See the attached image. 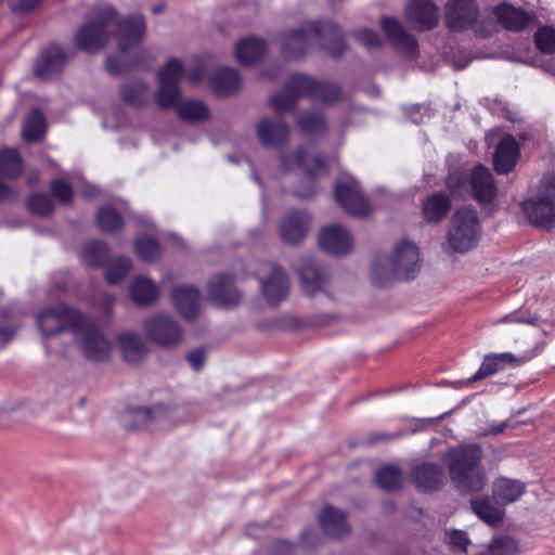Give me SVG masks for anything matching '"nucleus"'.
I'll return each mask as SVG.
<instances>
[{"label": "nucleus", "instance_id": "412c9836", "mask_svg": "<svg viewBox=\"0 0 555 555\" xmlns=\"http://www.w3.org/2000/svg\"><path fill=\"white\" fill-rule=\"evenodd\" d=\"M470 195L480 204L491 203L496 195V186L491 171L478 164L470 171Z\"/></svg>", "mask_w": 555, "mask_h": 555}, {"label": "nucleus", "instance_id": "bb28decb", "mask_svg": "<svg viewBox=\"0 0 555 555\" xmlns=\"http://www.w3.org/2000/svg\"><path fill=\"white\" fill-rule=\"evenodd\" d=\"M493 15L503 28L515 33L522 31L531 21L526 11L506 3L494 7Z\"/></svg>", "mask_w": 555, "mask_h": 555}, {"label": "nucleus", "instance_id": "a878e982", "mask_svg": "<svg viewBox=\"0 0 555 555\" xmlns=\"http://www.w3.org/2000/svg\"><path fill=\"white\" fill-rule=\"evenodd\" d=\"M295 164L307 172L309 179L317 178L326 171L325 163L321 156L308 157L302 150L296 152ZM315 193L317 188L311 180L308 181L307 188H298L296 190V194L301 198H310Z\"/></svg>", "mask_w": 555, "mask_h": 555}, {"label": "nucleus", "instance_id": "423d86ee", "mask_svg": "<svg viewBox=\"0 0 555 555\" xmlns=\"http://www.w3.org/2000/svg\"><path fill=\"white\" fill-rule=\"evenodd\" d=\"M481 233L482 227L477 210L472 206H462L450 219L444 249L448 253H467L478 245Z\"/></svg>", "mask_w": 555, "mask_h": 555}, {"label": "nucleus", "instance_id": "864d4df0", "mask_svg": "<svg viewBox=\"0 0 555 555\" xmlns=\"http://www.w3.org/2000/svg\"><path fill=\"white\" fill-rule=\"evenodd\" d=\"M28 208L36 215L47 216L53 211V202L49 195L37 193L29 197Z\"/></svg>", "mask_w": 555, "mask_h": 555}, {"label": "nucleus", "instance_id": "c756f323", "mask_svg": "<svg viewBox=\"0 0 555 555\" xmlns=\"http://www.w3.org/2000/svg\"><path fill=\"white\" fill-rule=\"evenodd\" d=\"M519 157V147L515 139L507 135L499 143L493 155L494 169L499 175H506L514 169Z\"/></svg>", "mask_w": 555, "mask_h": 555}, {"label": "nucleus", "instance_id": "9d476101", "mask_svg": "<svg viewBox=\"0 0 555 555\" xmlns=\"http://www.w3.org/2000/svg\"><path fill=\"white\" fill-rule=\"evenodd\" d=\"M266 300L276 305L286 299L291 288L286 271L275 262H261L256 271Z\"/></svg>", "mask_w": 555, "mask_h": 555}, {"label": "nucleus", "instance_id": "1a4fd4ad", "mask_svg": "<svg viewBox=\"0 0 555 555\" xmlns=\"http://www.w3.org/2000/svg\"><path fill=\"white\" fill-rule=\"evenodd\" d=\"M317 87L318 80L307 75L294 74L286 81L283 91L271 98V107L278 113L288 112L301 98L314 99Z\"/></svg>", "mask_w": 555, "mask_h": 555}, {"label": "nucleus", "instance_id": "a18cd8bd", "mask_svg": "<svg viewBox=\"0 0 555 555\" xmlns=\"http://www.w3.org/2000/svg\"><path fill=\"white\" fill-rule=\"evenodd\" d=\"M105 276L109 284H117L126 278L131 269V260L127 257L109 259L105 263Z\"/></svg>", "mask_w": 555, "mask_h": 555}, {"label": "nucleus", "instance_id": "58836bf2", "mask_svg": "<svg viewBox=\"0 0 555 555\" xmlns=\"http://www.w3.org/2000/svg\"><path fill=\"white\" fill-rule=\"evenodd\" d=\"M46 124L43 114L34 109L26 117L23 125V138L28 143L40 141L44 135Z\"/></svg>", "mask_w": 555, "mask_h": 555}, {"label": "nucleus", "instance_id": "e433bc0d", "mask_svg": "<svg viewBox=\"0 0 555 555\" xmlns=\"http://www.w3.org/2000/svg\"><path fill=\"white\" fill-rule=\"evenodd\" d=\"M525 492V485L518 480L500 478L493 485L494 498L503 504L517 501Z\"/></svg>", "mask_w": 555, "mask_h": 555}, {"label": "nucleus", "instance_id": "f3484780", "mask_svg": "<svg viewBox=\"0 0 555 555\" xmlns=\"http://www.w3.org/2000/svg\"><path fill=\"white\" fill-rule=\"evenodd\" d=\"M334 194L337 204L347 214L364 216L370 212V205L356 183L337 182Z\"/></svg>", "mask_w": 555, "mask_h": 555}, {"label": "nucleus", "instance_id": "0eeeda50", "mask_svg": "<svg viewBox=\"0 0 555 555\" xmlns=\"http://www.w3.org/2000/svg\"><path fill=\"white\" fill-rule=\"evenodd\" d=\"M555 176L545 175L538 185V194L522 202L521 208L529 222L540 229L555 225Z\"/></svg>", "mask_w": 555, "mask_h": 555}, {"label": "nucleus", "instance_id": "680f3d73", "mask_svg": "<svg viewBox=\"0 0 555 555\" xmlns=\"http://www.w3.org/2000/svg\"><path fill=\"white\" fill-rule=\"evenodd\" d=\"M449 542L454 548H456L461 552H466L467 545L469 544L467 534L461 530L451 531L449 533Z\"/></svg>", "mask_w": 555, "mask_h": 555}, {"label": "nucleus", "instance_id": "4d7b16f0", "mask_svg": "<svg viewBox=\"0 0 555 555\" xmlns=\"http://www.w3.org/2000/svg\"><path fill=\"white\" fill-rule=\"evenodd\" d=\"M51 191L53 195L63 204H67L72 201L73 189L64 180H54L51 183Z\"/></svg>", "mask_w": 555, "mask_h": 555}, {"label": "nucleus", "instance_id": "052dcab7", "mask_svg": "<svg viewBox=\"0 0 555 555\" xmlns=\"http://www.w3.org/2000/svg\"><path fill=\"white\" fill-rule=\"evenodd\" d=\"M185 358L193 370L199 371L205 364L206 351L203 347H198L186 352Z\"/></svg>", "mask_w": 555, "mask_h": 555}, {"label": "nucleus", "instance_id": "e2e57ef3", "mask_svg": "<svg viewBox=\"0 0 555 555\" xmlns=\"http://www.w3.org/2000/svg\"><path fill=\"white\" fill-rule=\"evenodd\" d=\"M499 363H513V364H521L529 360H531L535 353L534 352H526L521 357H515L511 352L495 353Z\"/></svg>", "mask_w": 555, "mask_h": 555}, {"label": "nucleus", "instance_id": "ddd939ff", "mask_svg": "<svg viewBox=\"0 0 555 555\" xmlns=\"http://www.w3.org/2000/svg\"><path fill=\"white\" fill-rule=\"evenodd\" d=\"M82 314L72 308L49 309L41 312L37 318V324L46 336L57 335L65 330H79V322Z\"/></svg>", "mask_w": 555, "mask_h": 555}, {"label": "nucleus", "instance_id": "4468645a", "mask_svg": "<svg viewBox=\"0 0 555 555\" xmlns=\"http://www.w3.org/2000/svg\"><path fill=\"white\" fill-rule=\"evenodd\" d=\"M446 26L452 31L470 28L479 17L475 0H448L444 7Z\"/></svg>", "mask_w": 555, "mask_h": 555}, {"label": "nucleus", "instance_id": "b1692460", "mask_svg": "<svg viewBox=\"0 0 555 555\" xmlns=\"http://www.w3.org/2000/svg\"><path fill=\"white\" fill-rule=\"evenodd\" d=\"M319 245L327 254L341 256L351 250L352 238L345 228L331 225L320 232Z\"/></svg>", "mask_w": 555, "mask_h": 555}, {"label": "nucleus", "instance_id": "09e8293b", "mask_svg": "<svg viewBox=\"0 0 555 555\" xmlns=\"http://www.w3.org/2000/svg\"><path fill=\"white\" fill-rule=\"evenodd\" d=\"M135 253L141 260L152 262L160 257L162 249L155 240L144 237L137 240Z\"/></svg>", "mask_w": 555, "mask_h": 555}, {"label": "nucleus", "instance_id": "5701e85b", "mask_svg": "<svg viewBox=\"0 0 555 555\" xmlns=\"http://www.w3.org/2000/svg\"><path fill=\"white\" fill-rule=\"evenodd\" d=\"M309 225L310 219L306 212L293 211L281 221L280 237L288 245H297L306 237Z\"/></svg>", "mask_w": 555, "mask_h": 555}, {"label": "nucleus", "instance_id": "20e7f679", "mask_svg": "<svg viewBox=\"0 0 555 555\" xmlns=\"http://www.w3.org/2000/svg\"><path fill=\"white\" fill-rule=\"evenodd\" d=\"M422 267L417 246L408 240L399 241L391 256L373 267L372 280L378 286H385L392 280L414 279Z\"/></svg>", "mask_w": 555, "mask_h": 555}, {"label": "nucleus", "instance_id": "dca6fc26", "mask_svg": "<svg viewBox=\"0 0 555 555\" xmlns=\"http://www.w3.org/2000/svg\"><path fill=\"white\" fill-rule=\"evenodd\" d=\"M295 270L298 272L301 289L307 296L322 292L330 281L328 270L310 259H300Z\"/></svg>", "mask_w": 555, "mask_h": 555}, {"label": "nucleus", "instance_id": "72a5a7b5", "mask_svg": "<svg viewBox=\"0 0 555 555\" xmlns=\"http://www.w3.org/2000/svg\"><path fill=\"white\" fill-rule=\"evenodd\" d=\"M266 42L262 39L248 37L238 41L235 55L242 65H253L266 54Z\"/></svg>", "mask_w": 555, "mask_h": 555}, {"label": "nucleus", "instance_id": "6e6552de", "mask_svg": "<svg viewBox=\"0 0 555 555\" xmlns=\"http://www.w3.org/2000/svg\"><path fill=\"white\" fill-rule=\"evenodd\" d=\"M142 332L151 344L166 349L178 347L184 337L183 327L167 312H156L145 318Z\"/></svg>", "mask_w": 555, "mask_h": 555}, {"label": "nucleus", "instance_id": "5fc2aeb1", "mask_svg": "<svg viewBox=\"0 0 555 555\" xmlns=\"http://www.w3.org/2000/svg\"><path fill=\"white\" fill-rule=\"evenodd\" d=\"M502 366L499 363V360L494 354H488L485 357L481 366L479 370L473 375L470 378L467 379V383H473L480 380L489 375L494 374L498 372Z\"/></svg>", "mask_w": 555, "mask_h": 555}, {"label": "nucleus", "instance_id": "9b49d317", "mask_svg": "<svg viewBox=\"0 0 555 555\" xmlns=\"http://www.w3.org/2000/svg\"><path fill=\"white\" fill-rule=\"evenodd\" d=\"M79 330L74 334L79 337L83 354L95 362H105L111 358L112 345L99 331L94 322L82 314Z\"/></svg>", "mask_w": 555, "mask_h": 555}, {"label": "nucleus", "instance_id": "a211bd4d", "mask_svg": "<svg viewBox=\"0 0 555 555\" xmlns=\"http://www.w3.org/2000/svg\"><path fill=\"white\" fill-rule=\"evenodd\" d=\"M380 27L388 41L405 55L415 56L417 53V42L402 26V24L389 16H384L380 21Z\"/></svg>", "mask_w": 555, "mask_h": 555}, {"label": "nucleus", "instance_id": "7ed1b4c3", "mask_svg": "<svg viewBox=\"0 0 555 555\" xmlns=\"http://www.w3.org/2000/svg\"><path fill=\"white\" fill-rule=\"evenodd\" d=\"M482 459V448L477 443H460L442 454L441 461L448 468L453 486L461 494L483 490L487 477L481 466Z\"/></svg>", "mask_w": 555, "mask_h": 555}, {"label": "nucleus", "instance_id": "2eb2a0df", "mask_svg": "<svg viewBox=\"0 0 555 555\" xmlns=\"http://www.w3.org/2000/svg\"><path fill=\"white\" fill-rule=\"evenodd\" d=\"M404 18L414 30L426 31L438 25L439 10L433 0H410Z\"/></svg>", "mask_w": 555, "mask_h": 555}, {"label": "nucleus", "instance_id": "c03bdc74", "mask_svg": "<svg viewBox=\"0 0 555 555\" xmlns=\"http://www.w3.org/2000/svg\"><path fill=\"white\" fill-rule=\"evenodd\" d=\"M377 485L387 491L400 489L402 486V475L400 469L393 465H386L376 473Z\"/></svg>", "mask_w": 555, "mask_h": 555}, {"label": "nucleus", "instance_id": "37998d69", "mask_svg": "<svg viewBox=\"0 0 555 555\" xmlns=\"http://www.w3.org/2000/svg\"><path fill=\"white\" fill-rule=\"evenodd\" d=\"M470 173L456 169L447 177V186L453 196L466 198L470 195Z\"/></svg>", "mask_w": 555, "mask_h": 555}, {"label": "nucleus", "instance_id": "f704fd0d", "mask_svg": "<svg viewBox=\"0 0 555 555\" xmlns=\"http://www.w3.org/2000/svg\"><path fill=\"white\" fill-rule=\"evenodd\" d=\"M119 92L122 101L132 106L141 107L147 103L149 87L141 79H131L124 82Z\"/></svg>", "mask_w": 555, "mask_h": 555}, {"label": "nucleus", "instance_id": "49530a36", "mask_svg": "<svg viewBox=\"0 0 555 555\" xmlns=\"http://www.w3.org/2000/svg\"><path fill=\"white\" fill-rule=\"evenodd\" d=\"M96 223L101 231L113 233L121 229L124 221L121 216L113 207L105 206L99 209Z\"/></svg>", "mask_w": 555, "mask_h": 555}, {"label": "nucleus", "instance_id": "4c0bfd02", "mask_svg": "<svg viewBox=\"0 0 555 555\" xmlns=\"http://www.w3.org/2000/svg\"><path fill=\"white\" fill-rule=\"evenodd\" d=\"M470 505L474 513L490 526H496L503 519L504 509L488 498L473 499Z\"/></svg>", "mask_w": 555, "mask_h": 555}, {"label": "nucleus", "instance_id": "a19ab883", "mask_svg": "<svg viewBox=\"0 0 555 555\" xmlns=\"http://www.w3.org/2000/svg\"><path fill=\"white\" fill-rule=\"evenodd\" d=\"M23 164L20 154L13 149L0 150V175L14 179L22 173Z\"/></svg>", "mask_w": 555, "mask_h": 555}, {"label": "nucleus", "instance_id": "774afa93", "mask_svg": "<svg viewBox=\"0 0 555 555\" xmlns=\"http://www.w3.org/2000/svg\"><path fill=\"white\" fill-rule=\"evenodd\" d=\"M17 196V192L0 181V201L13 199Z\"/></svg>", "mask_w": 555, "mask_h": 555}, {"label": "nucleus", "instance_id": "6e6d98bb", "mask_svg": "<svg viewBox=\"0 0 555 555\" xmlns=\"http://www.w3.org/2000/svg\"><path fill=\"white\" fill-rule=\"evenodd\" d=\"M143 60H147V61H151V55L150 53H147L146 51H142L139 53L138 57L135 59L134 63L132 64L133 67H141V66H144L143 64ZM105 66H106V69L108 70V73L113 74V75H118V74H121L122 72H125L128 67H131L130 66H127V65H124L121 63H119L116 57L114 56H107L106 59V62H105Z\"/></svg>", "mask_w": 555, "mask_h": 555}, {"label": "nucleus", "instance_id": "393cba45", "mask_svg": "<svg viewBox=\"0 0 555 555\" xmlns=\"http://www.w3.org/2000/svg\"><path fill=\"white\" fill-rule=\"evenodd\" d=\"M66 56L59 46H50L42 50L35 66V76L50 79L62 73Z\"/></svg>", "mask_w": 555, "mask_h": 555}, {"label": "nucleus", "instance_id": "de8ad7c7", "mask_svg": "<svg viewBox=\"0 0 555 555\" xmlns=\"http://www.w3.org/2000/svg\"><path fill=\"white\" fill-rule=\"evenodd\" d=\"M537 49L544 54H555V28L551 26L539 27L534 34Z\"/></svg>", "mask_w": 555, "mask_h": 555}, {"label": "nucleus", "instance_id": "0e129e2a", "mask_svg": "<svg viewBox=\"0 0 555 555\" xmlns=\"http://www.w3.org/2000/svg\"><path fill=\"white\" fill-rule=\"evenodd\" d=\"M41 0H9L10 8L15 13H26L34 10Z\"/></svg>", "mask_w": 555, "mask_h": 555}, {"label": "nucleus", "instance_id": "2f4dec72", "mask_svg": "<svg viewBox=\"0 0 555 555\" xmlns=\"http://www.w3.org/2000/svg\"><path fill=\"white\" fill-rule=\"evenodd\" d=\"M319 522L323 531L332 537H340L349 532V525L345 514L337 508L326 506L319 515Z\"/></svg>", "mask_w": 555, "mask_h": 555}, {"label": "nucleus", "instance_id": "473e14b6", "mask_svg": "<svg viewBox=\"0 0 555 555\" xmlns=\"http://www.w3.org/2000/svg\"><path fill=\"white\" fill-rule=\"evenodd\" d=\"M118 344L126 361L140 362L149 352L146 343L135 333H124L118 336Z\"/></svg>", "mask_w": 555, "mask_h": 555}, {"label": "nucleus", "instance_id": "bf43d9fd", "mask_svg": "<svg viewBox=\"0 0 555 555\" xmlns=\"http://www.w3.org/2000/svg\"><path fill=\"white\" fill-rule=\"evenodd\" d=\"M1 317H2V322L0 324V340L3 341L4 344H7L14 338L16 330L20 327V323L14 322L13 325L5 324L7 320H9L11 318V315L8 311H3Z\"/></svg>", "mask_w": 555, "mask_h": 555}, {"label": "nucleus", "instance_id": "aec40b11", "mask_svg": "<svg viewBox=\"0 0 555 555\" xmlns=\"http://www.w3.org/2000/svg\"><path fill=\"white\" fill-rule=\"evenodd\" d=\"M411 479L420 490L433 492L446 483L447 477L440 464L423 463L412 469Z\"/></svg>", "mask_w": 555, "mask_h": 555}, {"label": "nucleus", "instance_id": "6ab92c4d", "mask_svg": "<svg viewBox=\"0 0 555 555\" xmlns=\"http://www.w3.org/2000/svg\"><path fill=\"white\" fill-rule=\"evenodd\" d=\"M176 310L185 320L197 318L201 309V293L192 285H177L170 295Z\"/></svg>", "mask_w": 555, "mask_h": 555}, {"label": "nucleus", "instance_id": "f257e3e1", "mask_svg": "<svg viewBox=\"0 0 555 555\" xmlns=\"http://www.w3.org/2000/svg\"><path fill=\"white\" fill-rule=\"evenodd\" d=\"M145 34L146 24L143 15L131 14L119 21L115 8L105 4L96 8L91 20L78 28L74 43L79 50L95 54L115 38L119 50L127 52L138 46Z\"/></svg>", "mask_w": 555, "mask_h": 555}, {"label": "nucleus", "instance_id": "c85d7f7f", "mask_svg": "<svg viewBox=\"0 0 555 555\" xmlns=\"http://www.w3.org/2000/svg\"><path fill=\"white\" fill-rule=\"evenodd\" d=\"M242 85L237 70L231 67H219L209 77V87L219 96L235 93Z\"/></svg>", "mask_w": 555, "mask_h": 555}, {"label": "nucleus", "instance_id": "7c9ffc66", "mask_svg": "<svg viewBox=\"0 0 555 555\" xmlns=\"http://www.w3.org/2000/svg\"><path fill=\"white\" fill-rule=\"evenodd\" d=\"M451 209L450 197L442 192L428 195L422 203V210L426 221L439 222Z\"/></svg>", "mask_w": 555, "mask_h": 555}, {"label": "nucleus", "instance_id": "4be33fe9", "mask_svg": "<svg viewBox=\"0 0 555 555\" xmlns=\"http://www.w3.org/2000/svg\"><path fill=\"white\" fill-rule=\"evenodd\" d=\"M211 301L219 307H234L241 301V293L233 284L230 275L214 276L208 286Z\"/></svg>", "mask_w": 555, "mask_h": 555}, {"label": "nucleus", "instance_id": "13d9d810", "mask_svg": "<svg viewBox=\"0 0 555 555\" xmlns=\"http://www.w3.org/2000/svg\"><path fill=\"white\" fill-rule=\"evenodd\" d=\"M354 38L365 48L372 49L380 46L379 36L367 28H362L353 33Z\"/></svg>", "mask_w": 555, "mask_h": 555}, {"label": "nucleus", "instance_id": "f8f14e48", "mask_svg": "<svg viewBox=\"0 0 555 555\" xmlns=\"http://www.w3.org/2000/svg\"><path fill=\"white\" fill-rule=\"evenodd\" d=\"M183 74V65L177 59L169 60L158 72V91L155 102L162 109H169L178 104L180 89L178 82Z\"/></svg>", "mask_w": 555, "mask_h": 555}, {"label": "nucleus", "instance_id": "8fccbe9b", "mask_svg": "<svg viewBox=\"0 0 555 555\" xmlns=\"http://www.w3.org/2000/svg\"><path fill=\"white\" fill-rule=\"evenodd\" d=\"M297 124L306 134L323 133L326 129L323 116L315 113H306L301 115L297 119Z\"/></svg>", "mask_w": 555, "mask_h": 555}, {"label": "nucleus", "instance_id": "c9c22d12", "mask_svg": "<svg viewBox=\"0 0 555 555\" xmlns=\"http://www.w3.org/2000/svg\"><path fill=\"white\" fill-rule=\"evenodd\" d=\"M130 293L138 306L147 307L156 300L158 289L152 280L145 276H138L131 284Z\"/></svg>", "mask_w": 555, "mask_h": 555}, {"label": "nucleus", "instance_id": "cd10ccee", "mask_svg": "<svg viewBox=\"0 0 555 555\" xmlns=\"http://www.w3.org/2000/svg\"><path fill=\"white\" fill-rule=\"evenodd\" d=\"M257 134L264 146H278L287 141L289 128L282 119L263 118L258 124Z\"/></svg>", "mask_w": 555, "mask_h": 555}, {"label": "nucleus", "instance_id": "3c124183", "mask_svg": "<svg viewBox=\"0 0 555 555\" xmlns=\"http://www.w3.org/2000/svg\"><path fill=\"white\" fill-rule=\"evenodd\" d=\"M490 555H517L518 543L515 539L504 535L494 539L488 546Z\"/></svg>", "mask_w": 555, "mask_h": 555}, {"label": "nucleus", "instance_id": "ea45409f", "mask_svg": "<svg viewBox=\"0 0 555 555\" xmlns=\"http://www.w3.org/2000/svg\"><path fill=\"white\" fill-rule=\"evenodd\" d=\"M109 258L108 247L104 242L93 241L88 243L82 251L81 260L89 267L105 266Z\"/></svg>", "mask_w": 555, "mask_h": 555}, {"label": "nucleus", "instance_id": "338daca9", "mask_svg": "<svg viewBox=\"0 0 555 555\" xmlns=\"http://www.w3.org/2000/svg\"><path fill=\"white\" fill-rule=\"evenodd\" d=\"M498 322H504V323H527V324H537L538 323V317L537 315H533L531 318H528V319H524V318H515V317H512V315H505L503 317L502 319H499Z\"/></svg>", "mask_w": 555, "mask_h": 555}, {"label": "nucleus", "instance_id": "69168bd1", "mask_svg": "<svg viewBox=\"0 0 555 555\" xmlns=\"http://www.w3.org/2000/svg\"><path fill=\"white\" fill-rule=\"evenodd\" d=\"M507 427H514L508 421L491 424L488 429L479 431L478 436L498 435L504 431Z\"/></svg>", "mask_w": 555, "mask_h": 555}, {"label": "nucleus", "instance_id": "79ce46f5", "mask_svg": "<svg viewBox=\"0 0 555 555\" xmlns=\"http://www.w3.org/2000/svg\"><path fill=\"white\" fill-rule=\"evenodd\" d=\"M178 116L183 121H203L209 116L206 104L198 100H190L178 106Z\"/></svg>", "mask_w": 555, "mask_h": 555}, {"label": "nucleus", "instance_id": "f03ea898", "mask_svg": "<svg viewBox=\"0 0 555 555\" xmlns=\"http://www.w3.org/2000/svg\"><path fill=\"white\" fill-rule=\"evenodd\" d=\"M315 38L320 48L332 57H339L347 50L340 28L332 22L311 21L281 36L282 54L286 59L304 56L309 49V40Z\"/></svg>", "mask_w": 555, "mask_h": 555}, {"label": "nucleus", "instance_id": "603ef678", "mask_svg": "<svg viewBox=\"0 0 555 555\" xmlns=\"http://www.w3.org/2000/svg\"><path fill=\"white\" fill-rule=\"evenodd\" d=\"M340 96V89L334 82L318 81L314 99L325 104H332Z\"/></svg>", "mask_w": 555, "mask_h": 555}, {"label": "nucleus", "instance_id": "39448f33", "mask_svg": "<svg viewBox=\"0 0 555 555\" xmlns=\"http://www.w3.org/2000/svg\"><path fill=\"white\" fill-rule=\"evenodd\" d=\"M193 416L186 403H158L151 408H128L121 414L120 422L126 429L137 430L150 425L175 426L192 420Z\"/></svg>", "mask_w": 555, "mask_h": 555}]
</instances>
